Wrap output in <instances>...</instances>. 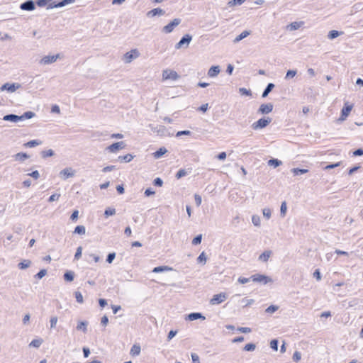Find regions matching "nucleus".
<instances>
[{
  "instance_id": "obj_23",
  "label": "nucleus",
  "mask_w": 363,
  "mask_h": 363,
  "mask_svg": "<svg viewBox=\"0 0 363 363\" xmlns=\"http://www.w3.org/2000/svg\"><path fill=\"white\" fill-rule=\"evenodd\" d=\"M166 152H167V150L164 147H160L158 150H157L156 152H155L153 153V156L155 159H159L160 157H161L162 155H164Z\"/></svg>"
},
{
  "instance_id": "obj_60",
  "label": "nucleus",
  "mask_w": 363,
  "mask_h": 363,
  "mask_svg": "<svg viewBox=\"0 0 363 363\" xmlns=\"http://www.w3.org/2000/svg\"><path fill=\"white\" fill-rule=\"evenodd\" d=\"M238 331L243 333H249L251 332V328L247 327H239L238 328Z\"/></svg>"
},
{
  "instance_id": "obj_3",
  "label": "nucleus",
  "mask_w": 363,
  "mask_h": 363,
  "mask_svg": "<svg viewBox=\"0 0 363 363\" xmlns=\"http://www.w3.org/2000/svg\"><path fill=\"white\" fill-rule=\"evenodd\" d=\"M352 108V104H350L348 101L345 102L344 106L341 111L340 117L339 118L338 121H344L346 120L347 117L350 115Z\"/></svg>"
},
{
  "instance_id": "obj_18",
  "label": "nucleus",
  "mask_w": 363,
  "mask_h": 363,
  "mask_svg": "<svg viewBox=\"0 0 363 363\" xmlns=\"http://www.w3.org/2000/svg\"><path fill=\"white\" fill-rule=\"evenodd\" d=\"M165 13L164 10L160 9V8H156L153 9L151 11H148L147 13V16L148 17H154L157 15L162 16Z\"/></svg>"
},
{
  "instance_id": "obj_24",
  "label": "nucleus",
  "mask_w": 363,
  "mask_h": 363,
  "mask_svg": "<svg viewBox=\"0 0 363 363\" xmlns=\"http://www.w3.org/2000/svg\"><path fill=\"white\" fill-rule=\"evenodd\" d=\"M274 84L273 83H269L266 88L264 89V91L262 92V96L263 98H265L268 96V94L272 91V90L274 89Z\"/></svg>"
},
{
  "instance_id": "obj_41",
  "label": "nucleus",
  "mask_w": 363,
  "mask_h": 363,
  "mask_svg": "<svg viewBox=\"0 0 363 363\" xmlns=\"http://www.w3.org/2000/svg\"><path fill=\"white\" fill-rule=\"evenodd\" d=\"M296 74H297L296 70H294V69L289 70V71H287V72L286 74L285 79H286V80L290 79L294 77Z\"/></svg>"
},
{
  "instance_id": "obj_35",
  "label": "nucleus",
  "mask_w": 363,
  "mask_h": 363,
  "mask_svg": "<svg viewBox=\"0 0 363 363\" xmlns=\"http://www.w3.org/2000/svg\"><path fill=\"white\" fill-rule=\"evenodd\" d=\"M74 233L79 235H84L86 233L85 227L84 225H77L75 228Z\"/></svg>"
},
{
  "instance_id": "obj_29",
  "label": "nucleus",
  "mask_w": 363,
  "mask_h": 363,
  "mask_svg": "<svg viewBox=\"0 0 363 363\" xmlns=\"http://www.w3.org/2000/svg\"><path fill=\"white\" fill-rule=\"evenodd\" d=\"M132 356H138L140 353V346L138 345H134L130 350V352Z\"/></svg>"
},
{
  "instance_id": "obj_61",
  "label": "nucleus",
  "mask_w": 363,
  "mask_h": 363,
  "mask_svg": "<svg viewBox=\"0 0 363 363\" xmlns=\"http://www.w3.org/2000/svg\"><path fill=\"white\" fill-rule=\"evenodd\" d=\"M153 184L156 186H162L163 184V181L160 177H157L154 179Z\"/></svg>"
},
{
  "instance_id": "obj_26",
  "label": "nucleus",
  "mask_w": 363,
  "mask_h": 363,
  "mask_svg": "<svg viewBox=\"0 0 363 363\" xmlns=\"http://www.w3.org/2000/svg\"><path fill=\"white\" fill-rule=\"evenodd\" d=\"M15 160L18 161H24L25 160L29 158V155L24 152H19L14 155Z\"/></svg>"
},
{
  "instance_id": "obj_15",
  "label": "nucleus",
  "mask_w": 363,
  "mask_h": 363,
  "mask_svg": "<svg viewBox=\"0 0 363 363\" xmlns=\"http://www.w3.org/2000/svg\"><path fill=\"white\" fill-rule=\"evenodd\" d=\"M75 0H62L61 1L58 2L57 4L55 2H52L48 5L47 7L48 9H54V8H60L65 6L66 5L69 4L74 3Z\"/></svg>"
},
{
  "instance_id": "obj_33",
  "label": "nucleus",
  "mask_w": 363,
  "mask_h": 363,
  "mask_svg": "<svg viewBox=\"0 0 363 363\" xmlns=\"http://www.w3.org/2000/svg\"><path fill=\"white\" fill-rule=\"evenodd\" d=\"M43 342V340L40 339V338H39V339H34L29 344V346L38 348L41 345Z\"/></svg>"
},
{
  "instance_id": "obj_9",
  "label": "nucleus",
  "mask_w": 363,
  "mask_h": 363,
  "mask_svg": "<svg viewBox=\"0 0 363 363\" xmlns=\"http://www.w3.org/2000/svg\"><path fill=\"white\" fill-rule=\"evenodd\" d=\"M60 57V54L44 56L40 61V64L46 65L54 63Z\"/></svg>"
},
{
  "instance_id": "obj_4",
  "label": "nucleus",
  "mask_w": 363,
  "mask_h": 363,
  "mask_svg": "<svg viewBox=\"0 0 363 363\" xmlns=\"http://www.w3.org/2000/svg\"><path fill=\"white\" fill-rule=\"evenodd\" d=\"M192 40V36L189 34H185L180 40L175 45L176 49H181L182 48H188L190 42Z\"/></svg>"
},
{
  "instance_id": "obj_37",
  "label": "nucleus",
  "mask_w": 363,
  "mask_h": 363,
  "mask_svg": "<svg viewBox=\"0 0 363 363\" xmlns=\"http://www.w3.org/2000/svg\"><path fill=\"white\" fill-rule=\"evenodd\" d=\"M51 1L52 0H37L36 4L39 7L48 6V5L52 3Z\"/></svg>"
},
{
  "instance_id": "obj_56",
  "label": "nucleus",
  "mask_w": 363,
  "mask_h": 363,
  "mask_svg": "<svg viewBox=\"0 0 363 363\" xmlns=\"http://www.w3.org/2000/svg\"><path fill=\"white\" fill-rule=\"evenodd\" d=\"M292 358H293V360H294V362H298V361H299V360L301 359V352H298V351H296V352L294 353V354H293V357H292Z\"/></svg>"
},
{
  "instance_id": "obj_5",
  "label": "nucleus",
  "mask_w": 363,
  "mask_h": 363,
  "mask_svg": "<svg viewBox=\"0 0 363 363\" xmlns=\"http://www.w3.org/2000/svg\"><path fill=\"white\" fill-rule=\"evenodd\" d=\"M250 279H252V281L254 282L262 283L263 284L272 281V279L270 277L260 274L252 275Z\"/></svg>"
},
{
  "instance_id": "obj_63",
  "label": "nucleus",
  "mask_w": 363,
  "mask_h": 363,
  "mask_svg": "<svg viewBox=\"0 0 363 363\" xmlns=\"http://www.w3.org/2000/svg\"><path fill=\"white\" fill-rule=\"evenodd\" d=\"M289 27L290 28V30H297V29H298V28H299V27H300V25H299V23H297V22H293V23H291L289 26Z\"/></svg>"
},
{
  "instance_id": "obj_7",
  "label": "nucleus",
  "mask_w": 363,
  "mask_h": 363,
  "mask_svg": "<svg viewBox=\"0 0 363 363\" xmlns=\"http://www.w3.org/2000/svg\"><path fill=\"white\" fill-rule=\"evenodd\" d=\"M182 22L180 18H174L169 23L162 28V32L164 33H170L173 31L175 27L179 26Z\"/></svg>"
},
{
  "instance_id": "obj_1",
  "label": "nucleus",
  "mask_w": 363,
  "mask_h": 363,
  "mask_svg": "<svg viewBox=\"0 0 363 363\" xmlns=\"http://www.w3.org/2000/svg\"><path fill=\"white\" fill-rule=\"evenodd\" d=\"M35 116V113L32 111H26L21 116H17L13 113L7 114L4 116L3 120L6 121H11L17 123L18 121H23L25 119H30Z\"/></svg>"
},
{
  "instance_id": "obj_47",
  "label": "nucleus",
  "mask_w": 363,
  "mask_h": 363,
  "mask_svg": "<svg viewBox=\"0 0 363 363\" xmlns=\"http://www.w3.org/2000/svg\"><path fill=\"white\" fill-rule=\"evenodd\" d=\"M74 296L76 298V301L79 303H82L84 302L83 296L81 292L79 291H75Z\"/></svg>"
},
{
  "instance_id": "obj_64",
  "label": "nucleus",
  "mask_w": 363,
  "mask_h": 363,
  "mask_svg": "<svg viewBox=\"0 0 363 363\" xmlns=\"http://www.w3.org/2000/svg\"><path fill=\"white\" fill-rule=\"evenodd\" d=\"M191 356L193 363H200L199 357L197 354L191 353Z\"/></svg>"
},
{
  "instance_id": "obj_46",
  "label": "nucleus",
  "mask_w": 363,
  "mask_h": 363,
  "mask_svg": "<svg viewBox=\"0 0 363 363\" xmlns=\"http://www.w3.org/2000/svg\"><path fill=\"white\" fill-rule=\"evenodd\" d=\"M241 303H242L243 307H247L252 304L254 303V300L244 298L241 300Z\"/></svg>"
},
{
  "instance_id": "obj_31",
  "label": "nucleus",
  "mask_w": 363,
  "mask_h": 363,
  "mask_svg": "<svg viewBox=\"0 0 363 363\" xmlns=\"http://www.w3.org/2000/svg\"><path fill=\"white\" fill-rule=\"evenodd\" d=\"M282 164V162L278 159H271L268 161V165L277 167Z\"/></svg>"
},
{
  "instance_id": "obj_57",
  "label": "nucleus",
  "mask_w": 363,
  "mask_h": 363,
  "mask_svg": "<svg viewBox=\"0 0 363 363\" xmlns=\"http://www.w3.org/2000/svg\"><path fill=\"white\" fill-rule=\"evenodd\" d=\"M57 317L53 316L50 318V328H55L56 327V324L57 323Z\"/></svg>"
},
{
  "instance_id": "obj_50",
  "label": "nucleus",
  "mask_w": 363,
  "mask_h": 363,
  "mask_svg": "<svg viewBox=\"0 0 363 363\" xmlns=\"http://www.w3.org/2000/svg\"><path fill=\"white\" fill-rule=\"evenodd\" d=\"M201 240H202V235L201 234H199L198 235H196L192 240V244L194 245H197L201 243Z\"/></svg>"
},
{
  "instance_id": "obj_6",
  "label": "nucleus",
  "mask_w": 363,
  "mask_h": 363,
  "mask_svg": "<svg viewBox=\"0 0 363 363\" xmlns=\"http://www.w3.org/2000/svg\"><path fill=\"white\" fill-rule=\"evenodd\" d=\"M227 298V294L221 292L220 294L213 295L212 298L210 300V303L211 305H218L225 301Z\"/></svg>"
},
{
  "instance_id": "obj_38",
  "label": "nucleus",
  "mask_w": 363,
  "mask_h": 363,
  "mask_svg": "<svg viewBox=\"0 0 363 363\" xmlns=\"http://www.w3.org/2000/svg\"><path fill=\"white\" fill-rule=\"evenodd\" d=\"M286 210H287L286 202L283 201L281 204V208H280V215L281 217H284L286 216Z\"/></svg>"
},
{
  "instance_id": "obj_2",
  "label": "nucleus",
  "mask_w": 363,
  "mask_h": 363,
  "mask_svg": "<svg viewBox=\"0 0 363 363\" xmlns=\"http://www.w3.org/2000/svg\"><path fill=\"white\" fill-rule=\"evenodd\" d=\"M272 122V118L269 117L262 118L252 125V128L255 130L264 128Z\"/></svg>"
},
{
  "instance_id": "obj_28",
  "label": "nucleus",
  "mask_w": 363,
  "mask_h": 363,
  "mask_svg": "<svg viewBox=\"0 0 363 363\" xmlns=\"http://www.w3.org/2000/svg\"><path fill=\"white\" fill-rule=\"evenodd\" d=\"M133 155H132L131 154H127L124 156H119L118 160H120L122 162L127 163L130 162L133 159Z\"/></svg>"
},
{
  "instance_id": "obj_27",
  "label": "nucleus",
  "mask_w": 363,
  "mask_h": 363,
  "mask_svg": "<svg viewBox=\"0 0 363 363\" xmlns=\"http://www.w3.org/2000/svg\"><path fill=\"white\" fill-rule=\"evenodd\" d=\"M74 278V273L72 271H67L64 274V279L67 281H72Z\"/></svg>"
},
{
  "instance_id": "obj_20",
  "label": "nucleus",
  "mask_w": 363,
  "mask_h": 363,
  "mask_svg": "<svg viewBox=\"0 0 363 363\" xmlns=\"http://www.w3.org/2000/svg\"><path fill=\"white\" fill-rule=\"evenodd\" d=\"M272 255L271 250H266L259 256V260L263 262H267Z\"/></svg>"
},
{
  "instance_id": "obj_12",
  "label": "nucleus",
  "mask_w": 363,
  "mask_h": 363,
  "mask_svg": "<svg viewBox=\"0 0 363 363\" xmlns=\"http://www.w3.org/2000/svg\"><path fill=\"white\" fill-rule=\"evenodd\" d=\"M21 87V84L16 83H6L0 88L1 91H8L9 92H14Z\"/></svg>"
},
{
  "instance_id": "obj_40",
  "label": "nucleus",
  "mask_w": 363,
  "mask_h": 363,
  "mask_svg": "<svg viewBox=\"0 0 363 363\" xmlns=\"http://www.w3.org/2000/svg\"><path fill=\"white\" fill-rule=\"evenodd\" d=\"M116 213V209L113 208H107L104 211V216L106 218H108L110 216H113Z\"/></svg>"
},
{
  "instance_id": "obj_8",
  "label": "nucleus",
  "mask_w": 363,
  "mask_h": 363,
  "mask_svg": "<svg viewBox=\"0 0 363 363\" xmlns=\"http://www.w3.org/2000/svg\"><path fill=\"white\" fill-rule=\"evenodd\" d=\"M179 78V75L177 72L172 69H164L162 72V79L164 80L172 79V80H177Z\"/></svg>"
},
{
  "instance_id": "obj_11",
  "label": "nucleus",
  "mask_w": 363,
  "mask_h": 363,
  "mask_svg": "<svg viewBox=\"0 0 363 363\" xmlns=\"http://www.w3.org/2000/svg\"><path fill=\"white\" fill-rule=\"evenodd\" d=\"M125 144L123 141L114 143L112 145L108 146L106 150L110 152H116L119 150L125 148Z\"/></svg>"
},
{
  "instance_id": "obj_52",
  "label": "nucleus",
  "mask_w": 363,
  "mask_h": 363,
  "mask_svg": "<svg viewBox=\"0 0 363 363\" xmlns=\"http://www.w3.org/2000/svg\"><path fill=\"white\" fill-rule=\"evenodd\" d=\"M82 247L79 246L77 248V251L74 255V259H79L82 257Z\"/></svg>"
},
{
  "instance_id": "obj_43",
  "label": "nucleus",
  "mask_w": 363,
  "mask_h": 363,
  "mask_svg": "<svg viewBox=\"0 0 363 363\" xmlns=\"http://www.w3.org/2000/svg\"><path fill=\"white\" fill-rule=\"evenodd\" d=\"M252 222L254 225L259 227L260 225V217L257 215H253L252 216Z\"/></svg>"
},
{
  "instance_id": "obj_58",
  "label": "nucleus",
  "mask_w": 363,
  "mask_h": 363,
  "mask_svg": "<svg viewBox=\"0 0 363 363\" xmlns=\"http://www.w3.org/2000/svg\"><path fill=\"white\" fill-rule=\"evenodd\" d=\"M263 216L269 219L271 218V210L269 208H264L262 211Z\"/></svg>"
},
{
  "instance_id": "obj_22",
  "label": "nucleus",
  "mask_w": 363,
  "mask_h": 363,
  "mask_svg": "<svg viewBox=\"0 0 363 363\" xmlns=\"http://www.w3.org/2000/svg\"><path fill=\"white\" fill-rule=\"evenodd\" d=\"M250 34V32L249 30H244L242 31L240 35H238L234 40L233 43H237L244 39L245 38L247 37Z\"/></svg>"
},
{
  "instance_id": "obj_17",
  "label": "nucleus",
  "mask_w": 363,
  "mask_h": 363,
  "mask_svg": "<svg viewBox=\"0 0 363 363\" xmlns=\"http://www.w3.org/2000/svg\"><path fill=\"white\" fill-rule=\"evenodd\" d=\"M220 72V66L214 65L212 66L208 71V76L209 77L213 78L218 75Z\"/></svg>"
},
{
  "instance_id": "obj_30",
  "label": "nucleus",
  "mask_w": 363,
  "mask_h": 363,
  "mask_svg": "<svg viewBox=\"0 0 363 363\" xmlns=\"http://www.w3.org/2000/svg\"><path fill=\"white\" fill-rule=\"evenodd\" d=\"M342 33H343L342 32H339L335 30H332L328 33V38L330 40H333V39L336 38L337 37L340 36V35H342Z\"/></svg>"
},
{
  "instance_id": "obj_14",
  "label": "nucleus",
  "mask_w": 363,
  "mask_h": 363,
  "mask_svg": "<svg viewBox=\"0 0 363 363\" xmlns=\"http://www.w3.org/2000/svg\"><path fill=\"white\" fill-rule=\"evenodd\" d=\"M74 175V171L71 167L65 168V169H62V171H60V177L64 180H66L68 178L72 177Z\"/></svg>"
},
{
  "instance_id": "obj_48",
  "label": "nucleus",
  "mask_w": 363,
  "mask_h": 363,
  "mask_svg": "<svg viewBox=\"0 0 363 363\" xmlns=\"http://www.w3.org/2000/svg\"><path fill=\"white\" fill-rule=\"evenodd\" d=\"M256 348V345L254 343H248L244 347L245 351H254Z\"/></svg>"
},
{
  "instance_id": "obj_32",
  "label": "nucleus",
  "mask_w": 363,
  "mask_h": 363,
  "mask_svg": "<svg viewBox=\"0 0 363 363\" xmlns=\"http://www.w3.org/2000/svg\"><path fill=\"white\" fill-rule=\"evenodd\" d=\"M291 171L294 174V175H300V174L307 173L308 172V169H300V168H293Z\"/></svg>"
},
{
  "instance_id": "obj_53",
  "label": "nucleus",
  "mask_w": 363,
  "mask_h": 363,
  "mask_svg": "<svg viewBox=\"0 0 363 363\" xmlns=\"http://www.w3.org/2000/svg\"><path fill=\"white\" fill-rule=\"evenodd\" d=\"M46 274H47V270H46V269H43L40 270V272H38V273L35 274V277L37 279H42L43 277H44L46 275Z\"/></svg>"
},
{
  "instance_id": "obj_51",
  "label": "nucleus",
  "mask_w": 363,
  "mask_h": 363,
  "mask_svg": "<svg viewBox=\"0 0 363 363\" xmlns=\"http://www.w3.org/2000/svg\"><path fill=\"white\" fill-rule=\"evenodd\" d=\"M197 261H198V262H199V263H202V262H203V264H205V263H206V255H205V252H201V253L199 255V257H198V258H197Z\"/></svg>"
},
{
  "instance_id": "obj_19",
  "label": "nucleus",
  "mask_w": 363,
  "mask_h": 363,
  "mask_svg": "<svg viewBox=\"0 0 363 363\" xmlns=\"http://www.w3.org/2000/svg\"><path fill=\"white\" fill-rule=\"evenodd\" d=\"M200 318L202 319V320H205L206 319L205 316H203L201 313H189L187 315V318H186V319H188L190 321H193V320H197V319H200Z\"/></svg>"
},
{
  "instance_id": "obj_13",
  "label": "nucleus",
  "mask_w": 363,
  "mask_h": 363,
  "mask_svg": "<svg viewBox=\"0 0 363 363\" xmlns=\"http://www.w3.org/2000/svg\"><path fill=\"white\" fill-rule=\"evenodd\" d=\"M273 107H274V106L271 103L262 104L260 105V106L258 109V113H259L261 114L269 113L270 112L272 111Z\"/></svg>"
},
{
  "instance_id": "obj_49",
  "label": "nucleus",
  "mask_w": 363,
  "mask_h": 363,
  "mask_svg": "<svg viewBox=\"0 0 363 363\" xmlns=\"http://www.w3.org/2000/svg\"><path fill=\"white\" fill-rule=\"evenodd\" d=\"M239 93L241 95L245 96H251V91L250 89H247L246 88L242 87L239 89Z\"/></svg>"
},
{
  "instance_id": "obj_16",
  "label": "nucleus",
  "mask_w": 363,
  "mask_h": 363,
  "mask_svg": "<svg viewBox=\"0 0 363 363\" xmlns=\"http://www.w3.org/2000/svg\"><path fill=\"white\" fill-rule=\"evenodd\" d=\"M20 9L23 11H33L35 9V3L33 0H27L20 5Z\"/></svg>"
},
{
  "instance_id": "obj_54",
  "label": "nucleus",
  "mask_w": 363,
  "mask_h": 363,
  "mask_svg": "<svg viewBox=\"0 0 363 363\" xmlns=\"http://www.w3.org/2000/svg\"><path fill=\"white\" fill-rule=\"evenodd\" d=\"M279 342L277 340H272L270 342V347L272 350L277 351Z\"/></svg>"
},
{
  "instance_id": "obj_36",
  "label": "nucleus",
  "mask_w": 363,
  "mask_h": 363,
  "mask_svg": "<svg viewBox=\"0 0 363 363\" xmlns=\"http://www.w3.org/2000/svg\"><path fill=\"white\" fill-rule=\"evenodd\" d=\"M54 151L51 149L48 150H43L41 152V156L43 158H46L48 157H52L54 155Z\"/></svg>"
},
{
  "instance_id": "obj_39",
  "label": "nucleus",
  "mask_w": 363,
  "mask_h": 363,
  "mask_svg": "<svg viewBox=\"0 0 363 363\" xmlns=\"http://www.w3.org/2000/svg\"><path fill=\"white\" fill-rule=\"evenodd\" d=\"M188 172L186 169H180L176 174L175 177L177 179H181L182 177H185L186 175H187Z\"/></svg>"
},
{
  "instance_id": "obj_34",
  "label": "nucleus",
  "mask_w": 363,
  "mask_h": 363,
  "mask_svg": "<svg viewBox=\"0 0 363 363\" xmlns=\"http://www.w3.org/2000/svg\"><path fill=\"white\" fill-rule=\"evenodd\" d=\"M41 143H42V142L40 140H30L28 143H26L25 144V146H26L27 147H33L36 145H40Z\"/></svg>"
},
{
  "instance_id": "obj_62",
  "label": "nucleus",
  "mask_w": 363,
  "mask_h": 363,
  "mask_svg": "<svg viewBox=\"0 0 363 363\" xmlns=\"http://www.w3.org/2000/svg\"><path fill=\"white\" fill-rule=\"evenodd\" d=\"M191 131L189 130H181V131H178L176 134V136L177 137H180L182 135H191Z\"/></svg>"
},
{
  "instance_id": "obj_55",
  "label": "nucleus",
  "mask_w": 363,
  "mask_h": 363,
  "mask_svg": "<svg viewBox=\"0 0 363 363\" xmlns=\"http://www.w3.org/2000/svg\"><path fill=\"white\" fill-rule=\"evenodd\" d=\"M115 257H116V253L115 252H111L107 256L106 262L108 263L111 264V263H112V262L113 261Z\"/></svg>"
},
{
  "instance_id": "obj_25",
  "label": "nucleus",
  "mask_w": 363,
  "mask_h": 363,
  "mask_svg": "<svg viewBox=\"0 0 363 363\" xmlns=\"http://www.w3.org/2000/svg\"><path fill=\"white\" fill-rule=\"evenodd\" d=\"M31 264V261L29 259H24L19 262L18 267L20 269H25L28 268Z\"/></svg>"
},
{
  "instance_id": "obj_59",
  "label": "nucleus",
  "mask_w": 363,
  "mask_h": 363,
  "mask_svg": "<svg viewBox=\"0 0 363 363\" xmlns=\"http://www.w3.org/2000/svg\"><path fill=\"white\" fill-rule=\"evenodd\" d=\"M60 197V194H54L50 196V198L48 199V201L53 202V201H57Z\"/></svg>"
},
{
  "instance_id": "obj_44",
  "label": "nucleus",
  "mask_w": 363,
  "mask_h": 363,
  "mask_svg": "<svg viewBox=\"0 0 363 363\" xmlns=\"http://www.w3.org/2000/svg\"><path fill=\"white\" fill-rule=\"evenodd\" d=\"M154 132H157L158 134L162 135L165 131V128L162 125H158L155 128H152Z\"/></svg>"
},
{
  "instance_id": "obj_42",
  "label": "nucleus",
  "mask_w": 363,
  "mask_h": 363,
  "mask_svg": "<svg viewBox=\"0 0 363 363\" xmlns=\"http://www.w3.org/2000/svg\"><path fill=\"white\" fill-rule=\"evenodd\" d=\"M169 269H170V268H169L167 266H160V267H155L153 269L152 272L155 273H159V272H164V271L169 270Z\"/></svg>"
},
{
  "instance_id": "obj_45",
  "label": "nucleus",
  "mask_w": 363,
  "mask_h": 363,
  "mask_svg": "<svg viewBox=\"0 0 363 363\" xmlns=\"http://www.w3.org/2000/svg\"><path fill=\"white\" fill-rule=\"evenodd\" d=\"M278 309H279L278 306L271 305L266 308L265 312L267 313H273L275 311H277Z\"/></svg>"
},
{
  "instance_id": "obj_21",
  "label": "nucleus",
  "mask_w": 363,
  "mask_h": 363,
  "mask_svg": "<svg viewBox=\"0 0 363 363\" xmlns=\"http://www.w3.org/2000/svg\"><path fill=\"white\" fill-rule=\"evenodd\" d=\"M87 325H88L87 321H79L77 323V325L76 327V329L77 330L82 331L84 333H86L87 331Z\"/></svg>"
},
{
  "instance_id": "obj_10",
  "label": "nucleus",
  "mask_w": 363,
  "mask_h": 363,
  "mask_svg": "<svg viewBox=\"0 0 363 363\" xmlns=\"http://www.w3.org/2000/svg\"><path fill=\"white\" fill-rule=\"evenodd\" d=\"M139 52L138 50L134 49L130 50V52H127L124 56V61L125 63H130L133 59H135L139 57Z\"/></svg>"
}]
</instances>
